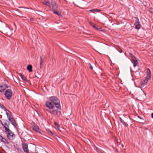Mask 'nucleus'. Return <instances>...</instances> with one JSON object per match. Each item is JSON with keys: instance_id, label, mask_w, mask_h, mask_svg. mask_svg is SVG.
I'll use <instances>...</instances> for the list:
<instances>
[{"instance_id": "2f4dec72", "label": "nucleus", "mask_w": 153, "mask_h": 153, "mask_svg": "<svg viewBox=\"0 0 153 153\" xmlns=\"http://www.w3.org/2000/svg\"><path fill=\"white\" fill-rule=\"evenodd\" d=\"M117 50L120 53H122V50L120 48H118L117 49Z\"/></svg>"}, {"instance_id": "7ed1b4c3", "label": "nucleus", "mask_w": 153, "mask_h": 153, "mask_svg": "<svg viewBox=\"0 0 153 153\" xmlns=\"http://www.w3.org/2000/svg\"><path fill=\"white\" fill-rule=\"evenodd\" d=\"M6 98L9 100L10 99L12 96V91L10 89H7L5 91L4 94Z\"/></svg>"}, {"instance_id": "412c9836", "label": "nucleus", "mask_w": 153, "mask_h": 153, "mask_svg": "<svg viewBox=\"0 0 153 153\" xmlns=\"http://www.w3.org/2000/svg\"><path fill=\"white\" fill-rule=\"evenodd\" d=\"M20 76L21 77V78L23 80H24L26 81V78L23 75H22L21 74H20Z\"/></svg>"}, {"instance_id": "de8ad7c7", "label": "nucleus", "mask_w": 153, "mask_h": 153, "mask_svg": "<svg viewBox=\"0 0 153 153\" xmlns=\"http://www.w3.org/2000/svg\"><path fill=\"white\" fill-rule=\"evenodd\" d=\"M36 153H37V152H36Z\"/></svg>"}, {"instance_id": "1a4fd4ad", "label": "nucleus", "mask_w": 153, "mask_h": 153, "mask_svg": "<svg viewBox=\"0 0 153 153\" xmlns=\"http://www.w3.org/2000/svg\"><path fill=\"white\" fill-rule=\"evenodd\" d=\"M0 140L4 143L8 144L9 143V142L7 141L1 135H0Z\"/></svg>"}, {"instance_id": "5701e85b", "label": "nucleus", "mask_w": 153, "mask_h": 153, "mask_svg": "<svg viewBox=\"0 0 153 153\" xmlns=\"http://www.w3.org/2000/svg\"><path fill=\"white\" fill-rule=\"evenodd\" d=\"M141 27V25L140 23L138 24V25H137L136 26H135V28L137 29H139Z\"/></svg>"}, {"instance_id": "bb28decb", "label": "nucleus", "mask_w": 153, "mask_h": 153, "mask_svg": "<svg viewBox=\"0 0 153 153\" xmlns=\"http://www.w3.org/2000/svg\"><path fill=\"white\" fill-rule=\"evenodd\" d=\"M46 131H47V132L50 135H53V133H52V132L49 130L48 129H46Z\"/></svg>"}, {"instance_id": "6e6552de", "label": "nucleus", "mask_w": 153, "mask_h": 153, "mask_svg": "<svg viewBox=\"0 0 153 153\" xmlns=\"http://www.w3.org/2000/svg\"><path fill=\"white\" fill-rule=\"evenodd\" d=\"M44 59H43V56H40V68L42 69V67L43 63L44 62Z\"/></svg>"}, {"instance_id": "cd10ccee", "label": "nucleus", "mask_w": 153, "mask_h": 153, "mask_svg": "<svg viewBox=\"0 0 153 153\" xmlns=\"http://www.w3.org/2000/svg\"><path fill=\"white\" fill-rule=\"evenodd\" d=\"M54 124L55 125V126H56L57 128L58 129H59V128L60 127L59 125L56 122H55Z\"/></svg>"}, {"instance_id": "2eb2a0df", "label": "nucleus", "mask_w": 153, "mask_h": 153, "mask_svg": "<svg viewBox=\"0 0 153 153\" xmlns=\"http://www.w3.org/2000/svg\"><path fill=\"white\" fill-rule=\"evenodd\" d=\"M32 66L30 65L27 66V69L29 72H31L32 71Z\"/></svg>"}, {"instance_id": "79ce46f5", "label": "nucleus", "mask_w": 153, "mask_h": 153, "mask_svg": "<svg viewBox=\"0 0 153 153\" xmlns=\"http://www.w3.org/2000/svg\"><path fill=\"white\" fill-rule=\"evenodd\" d=\"M138 117L139 118H140V119H141V117L140 116H138Z\"/></svg>"}, {"instance_id": "4468645a", "label": "nucleus", "mask_w": 153, "mask_h": 153, "mask_svg": "<svg viewBox=\"0 0 153 153\" xmlns=\"http://www.w3.org/2000/svg\"><path fill=\"white\" fill-rule=\"evenodd\" d=\"M53 12L54 13L57 15L59 17H62V16L61 14L59 13V12L57 11L56 10H53Z\"/></svg>"}, {"instance_id": "e433bc0d", "label": "nucleus", "mask_w": 153, "mask_h": 153, "mask_svg": "<svg viewBox=\"0 0 153 153\" xmlns=\"http://www.w3.org/2000/svg\"><path fill=\"white\" fill-rule=\"evenodd\" d=\"M12 119H11V120H9V121H10V122H11V121H12L13 120H14V118H13H13H12Z\"/></svg>"}, {"instance_id": "c03bdc74", "label": "nucleus", "mask_w": 153, "mask_h": 153, "mask_svg": "<svg viewBox=\"0 0 153 153\" xmlns=\"http://www.w3.org/2000/svg\"><path fill=\"white\" fill-rule=\"evenodd\" d=\"M92 10H98V9H93Z\"/></svg>"}, {"instance_id": "58836bf2", "label": "nucleus", "mask_w": 153, "mask_h": 153, "mask_svg": "<svg viewBox=\"0 0 153 153\" xmlns=\"http://www.w3.org/2000/svg\"><path fill=\"white\" fill-rule=\"evenodd\" d=\"M151 116L152 118H153V113L151 114Z\"/></svg>"}, {"instance_id": "c756f323", "label": "nucleus", "mask_w": 153, "mask_h": 153, "mask_svg": "<svg viewBox=\"0 0 153 153\" xmlns=\"http://www.w3.org/2000/svg\"><path fill=\"white\" fill-rule=\"evenodd\" d=\"M37 12L36 13L39 15H40L41 14V12L39 11V10H37Z\"/></svg>"}, {"instance_id": "c85d7f7f", "label": "nucleus", "mask_w": 153, "mask_h": 153, "mask_svg": "<svg viewBox=\"0 0 153 153\" xmlns=\"http://www.w3.org/2000/svg\"><path fill=\"white\" fill-rule=\"evenodd\" d=\"M129 54L130 55V56L132 58V59H133L134 58H136V57L134 56L132 53H130Z\"/></svg>"}, {"instance_id": "0eeeda50", "label": "nucleus", "mask_w": 153, "mask_h": 153, "mask_svg": "<svg viewBox=\"0 0 153 153\" xmlns=\"http://www.w3.org/2000/svg\"><path fill=\"white\" fill-rule=\"evenodd\" d=\"M147 76L146 77L150 79L151 78V72L149 68L147 69L146 71Z\"/></svg>"}, {"instance_id": "ddd939ff", "label": "nucleus", "mask_w": 153, "mask_h": 153, "mask_svg": "<svg viewBox=\"0 0 153 153\" xmlns=\"http://www.w3.org/2000/svg\"><path fill=\"white\" fill-rule=\"evenodd\" d=\"M120 120L121 122L124 126H128V124L121 118L120 117Z\"/></svg>"}, {"instance_id": "4c0bfd02", "label": "nucleus", "mask_w": 153, "mask_h": 153, "mask_svg": "<svg viewBox=\"0 0 153 153\" xmlns=\"http://www.w3.org/2000/svg\"><path fill=\"white\" fill-rule=\"evenodd\" d=\"M101 29H102L100 28H99L97 29V30L100 31L101 30Z\"/></svg>"}, {"instance_id": "20e7f679", "label": "nucleus", "mask_w": 153, "mask_h": 153, "mask_svg": "<svg viewBox=\"0 0 153 153\" xmlns=\"http://www.w3.org/2000/svg\"><path fill=\"white\" fill-rule=\"evenodd\" d=\"M7 134V137L9 140H13L15 138V135L12 131L10 133H8Z\"/></svg>"}, {"instance_id": "423d86ee", "label": "nucleus", "mask_w": 153, "mask_h": 153, "mask_svg": "<svg viewBox=\"0 0 153 153\" xmlns=\"http://www.w3.org/2000/svg\"><path fill=\"white\" fill-rule=\"evenodd\" d=\"M150 79H149L148 78H147V77H146L144 80L141 81V85L142 86H143L144 85H146L147 84L148 81Z\"/></svg>"}, {"instance_id": "a19ab883", "label": "nucleus", "mask_w": 153, "mask_h": 153, "mask_svg": "<svg viewBox=\"0 0 153 153\" xmlns=\"http://www.w3.org/2000/svg\"><path fill=\"white\" fill-rule=\"evenodd\" d=\"M97 27H98V26H95V27H95V28H96V29H97L98 28H97Z\"/></svg>"}, {"instance_id": "a18cd8bd", "label": "nucleus", "mask_w": 153, "mask_h": 153, "mask_svg": "<svg viewBox=\"0 0 153 153\" xmlns=\"http://www.w3.org/2000/svg\"><path fill=\"white\" fill-rule=\"evenodd\" d=\"M150 13H152V11H150Z\"/></svg>"}, {"instance_id": "7c9ffc66", "label": "nucleus", "mask_w": 153, "mask_h": 153, "mask_svg": "<svg viewBox=\"0 0 153 153\" xmlns=\"http://www.w3.org/2000/svg\"><path fill=\"white\" fill-rule=\"evenodd\" d=\"M90 25L92 26L93 27H95V25H94V24L92 23V22H90Z\"/></svg>"}, {"instance_id": "72a5a7b5", "label": "nucleus", "mask_w": 153, "mask_h": 153, "mask_svg": "<svg viewBox=\"0 0 153 153\" xmlns=\"http://www.w3.org/2000/svg\"><path fill=\"white\" fill-rule=\"evenodd\" d=\"M89 65H90V68L91 69V70H92L93 69V67L91 65V64H90V63H89Z\"/></svg>"}, {"instance_id": "4be33fe9", "label": "nucleus", "mask_w": 153, "mask_h": 153, "mask_svg": "<svg viewBox=\"0 0 153 153\" xmlns=\"http://www.w3.org/2000/svg\"><path fill=\"white\" fill-rule=\"evenodd\" d=\"M0 107L3 109L4 110V111H7V110L6 109L5 107L3 106V105L2 104H0Z\"/></svg>"}, {"instance_id": "6ab92c4d", "label": "nucleus", "mask_w": 153, "mask_h": 153, "mask_svg": "<svg viewBox=\"0 0 153 153\" xmlns=\"http://www.w3.org/2000/svg\"><path fill=\"white\" fill-rule=\"evenodd\" d=\"M135 18L136 19V20L135 23V26H136L137 25H138V24H139L140 23L139 21V19L137 17H135Z\"/></svg>"}, {"instance_id": "9b49d317", "label": "nucleus", "mask_w": 153, "mask_h": 153, "mask_svg": "<svg viewBox=\"0 0 153 153\" xmlns=\"http://www.w3.org/2000/svg\"><path fill=\"white\" fill-rule=\"evenodd\" d=\"M134 62L133 65L134 67L136 66L137 64L138 63L137 61L136 58H134L133 59H132Z\"/></svg>"}, {"instance_id": "f257e3e1", "label": "nucleus", "mask_w": 153, "mask_h": 153, "mask_svg": "<svg viewBox=\"0 0 153 153\" xmlns=\"http://www.w3.org/2000/svg\"><path fill=\"white\" fill-rule=\"evenodd\" d=\"M45 105L48 108L46 110L51 114L57 117L61 114L60 111H58L57 108L55 109V105L51 102L47 101Z\"/></svg>"}, {"instance_id": "aec40b11", "label": "nucleus", "mask_w": 153, "mask_h": 153, "mask_svg": "<svg viewBox=\"0 0 153 153\" xmlns=\"http://www.w3.org/2000/svg\"><path fill=\"white\" fill-rule=\"evenodd\" d=\"M11 124L13 125L14 126H16V122L15 121L14 119L11 122H10Z\"/></svg>"}, {"instance_id": "a211bd4d", "label": "nucleus", "mask_w": 153, "mask_h": 153, "mask_svg": "<svg viewBox=\"0 0 153 153\" xmlns=\"http://www.w3.org/2000/svg\"><path fill=\"white\" fill-rule=\"evenodd\" d=\"M5 89V88L3 85H1L0 86V92H3Z\"/></svg>"}, {"instance_id": "39448f33", "label": "nucleus", "mask_w": 153, "mask_h": 153, "mask_svg": "<svg viewBox=\"0 0 153 153\" xmlns=\"http://www.w3.org/2000/svg\"><path fill=\"white\" fill-rule=\"evenodd\" d=\"M22 148L24 151L28 153L29 151L27 145L25 143L22 144Z\"/></svg>"}, {"instance_id": "c9c22d12", "label": "nucleus", "mask_w": 153, "mask_h": 153, "mask_svg": "<svg viewBox=\"0 0 153 153\" xmlns=\"http://www.w3.org/2000/svg\"><path fill=\"white\" fill-rule=\"evenodd\" d=\"M30 20L31 21H33V18H31L30 19Z\"/></svg>"}, {"instance_id": "393cba45", "label": "nucleus", "mask_w": 153, "mask_h": 153, "mask_svg": "<svg viewBox=\"0 0 153 153\" xmlns=\"http://www.w3.org/2000/svg\"><path fill=\"white\" fill-rule=\"evenodd\" d=\"M90 12L93 13H95V12H100L101 10H89Z\"/></svg>"}, {"instance_id": "b1692460", "label": "nucleus", "mask_w": 153, "mask_h": 153, "mask_svg": "<svg viewBox=\"0 0 153 153\" xmlns=\"http://www.w3.org/2000/svg\"><path fill=\"white\" fill-rule=\"evenodd\" d=\"M45 4L46 5L48 6L49 7H51V3L49 1H46L45 2Z\"/></svg>"}, {"instance_id": "473e14b6", "label": "nucleus", "mask_w": 153, "mask_h": 153, "mask_svg": "<svg viewBox=\"0 0 153 153\" xmlns=\"http://www.w3.org/2000/svg\"><path fill=\"white\" fill-rule=\"evenodd\" d=\"M3 86L4 87V88H5V89L6 88H8V87L7 86V85H3Z\"/></svg>"}, {"instance_id": "9d476101", "label": "nucleus", "mask_w": 153, "mask_h": 153, "mask_svg": "<svg viewBox=\"0 0 153 153\" xmlns=\"http://www.w3.org/2000/svg\"><path fill=\"white\" fill-rule=\"evenodd\" d=\"M6 114L9 120H11L10 119H12V118H13V117L10 112H9V113L6 112Z\"/></svg>"}, {"instance_id": "f3484780", "label": "nucleus", "mask_w": 153, "mask_h": 153, "mask_svg": "<svg viewBox=\"0 0 153 153\" xmlns=\"http://www.w3.org/2000/svg\"><path fill=\"white\" fill-rule=\"evenodd\" d=\"M4 127L5 128L6 130V133L7 134H8V133H10L11 131L10 130V129L8 128L6 126H4Z\"/></svg>"}, {"instance_id": "ea45409f", "label": "nucleus", "mask_w": 153, "mask_h": 153, "mask_svg": "<svg viewBox=\"0 0 153 153\" xmlns=\"http://www.w3.org/2000/svg\"><path fill=\"white\" fill-rule=\"evenodd\" d=\"M139 122L142 124H143V122L142 121H139Z\"/></svg>"}, {"instance_id": "49530a36", "label": "nucleus", "mask_w": 153, "mask_h": 153, "mask_svg": "<svg viewBox=\"0 0 153 153\" xmlns=\"http://www.w3.org/2000/svg\"><path fill=\"white\" fill-rule=\"evenodd\" d=\"M7 111H8V112H10L9 111H8V110H7Z\"/></svg>"}, {"instance_id": "09e8293b", "label": "nucleus", "mask_w": 153, "mask_h": 153, "mask_svg": "<svg viewBox=\"0 0 153 153\" xmlns=\"http://www.w3.org/2000/svg\"><path fill=\"white\" fill-rule=\"evenodd\" d=\"M1 104L0 103V104Z\"/></svg>"}, {"instance_id": "dca6fc26", "label": "nucleus", "mask_w": 153, "mask_h": 153, "mask_svg": "<svg viewBox=\"0 0 153 153\" xmlns=\"http://www.w3.org/2000/svg\"><path fill=\"white\" fill-rule=\"evenodd\" d=\"M51 6L53 10H55V9L57 7V6L56 3L55 2L52 3L51 4Z\"/></svg>"}, {"instance_id": "37998d69", "label": "nucleus", "mask_w": 153, "mask_h": 153, "mask_svg": "<svg viewBox=\"0 0 153 153\" xmlns=\"http://www.w3.org/2000/svg\"><path fill=\"white\" fill-rule=\"evenodd\" d=\"M19 7V8H22V7Z\"/></svg>"}, {"instance_id": "a878e982", "label": "nucleus", "mask_w": 153, "mask_h": 153, "mask_svg": "<svg viewBox=\"0 0 153 153\" xmlns=\"http://www.w3.org/2000/svg\"><path fill=\"white\" fill-rule=\"evenodd\" d=\"M94 149L98 152H100V149L99 148L97 147H96V146L94 148Z\"/></svg>"}, {"instance_id": "f704fd0d", "label": "nucleus", "mask_w": 153, "mask_h": 153, "mask_svg": "<svg viewBox=\"0 0 153 153\" xmlns=\"http://www.w3.org/2000/svg\"><path fill=\"white\" fill-rule=\"evenodd\" d=\"M4 125L5 126H6L7 127H8V125L7 124V123H4Z\"/></svg>"}, {"instance_id": "f8f14e48", "label": "nucleus", "mask_w": 153, "mask_h": 153, "mask_svg": "<svg viewBox=\"0 0 153 153\" xmlns=\"http://www.w3.org/2000/svg\"><path fill=\"white\" fill-rule=\"evenodd\" d=\"M33 130L36 132H39V128L38 126H33Z\"/></svg>"}, {"instance_id": "f03ea898", "label": "nucleus", "mask_w": 153, "mask_h": 153, "mask_svg": "<svg viewBox=\"0 0 153 153\" xmlns=\"http://www.w3.org/2000/svg\"><path fill=\"white\" fill-rule=\"evenodd\" d=\"M51 102L54 104L55 107L59 110H61L60 100L55 96L50 97L49 98Z\"/></svg>"}]
</instances>
